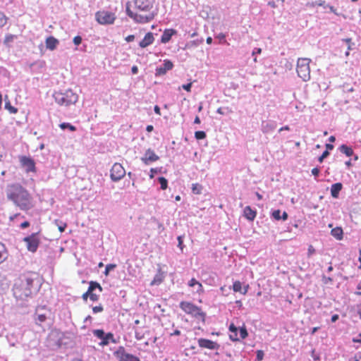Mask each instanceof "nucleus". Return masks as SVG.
Here are the masks:
<instances>
[{"label":"nucleus","instance_id":"obj_1","mask_svg":"<svg viewBox=\"0 0 361 361\" xmlns=\"http://www.w3.org/2000/svg\"><path fill=\"white\" fill-rule=\"evenodd\" d=\"M133 3L135 11L131 9V3L128 1L126 4V13L135 23H148L157 15L154 8L155 0H133Z\"/></svg>","mask_w":361,"mask_h":361},{"label":"nucleus","instance_id":"obj_2","mask_svg":"<svg viewBox=\"0 0 361 361\" xmlns=\"http://www.w3.org/2000/svg\"><path fill=\"white\" fill-rule=\"evenodd\" d=\"M40 286L39 279L35 274H22L15 281L13 295L17 299L25 300L35 295Z\"/></svg>","mask_w":361,"mask_h":361},{"label":"nucleus","instance_id":"obj_3","mask_svg":"<svg viewBox=\"0 0 361 361\" xmlns=\"http://www.w3.org/2000/svg\"><path fill=\"white\" fill-rule=\"evenodd\" d=\"M7 199L21 210L27 211L32 207V197L26 188L20 183L8 185L6 189Z\"/></svg>","mask_w":361,"mask_h":361},{"label":"nucleus","instance_id":"obj_4","mask_svg":"<svg viewBox=\"0 0 361 361\" xmlns=\"http://www.w3.org/2000/svg\"><path fill=\"white\" fill-rule=\"evenodd\" d=\"M53 97L57 104L66 106L74 104L78 100V95L71 89L56 92Z\"/></svg>","mask_w":361,"mask_h":361},{"label":"nucleus","instance_id":"obj_5","mask_svg":"<svg viewBox=\"0 0 361 361\" xmlns=\"http://www.w3.org/2000/svg\"><path fill=\"white\" fill-rule=\"evenodd\" d=\"M231 332L229 338L233 342L240 341V339H245L248 336V332L245 325L243 324L242 326L237 327L233 323L228 326Z\"/></svg>","mask_w":361,"mask_h":361},{"label":"nucleus","instance_id":"obj_6","mask_svg":"<svg viewBox=\"0 0 361 361\" xmlns=\"http://www.w3.org/2000/svg\"><path fill=\"white\" fill-rule=\"evenodd\" d=\"M298 75L303 81H308L310 79V60L307 59H299L297 63Z\"/></svg>","mask_w":361,"mask_h":361},{"label":"nucleus","instance_id":"obj_7","mask_svg":"<svg viewBox=\"0 0 361 361\" xmlns=\"http://www.w3.org/2000/svg\"><path fill=\"white\" fill-rule=\"evenodd\" d=\"M92 334L94 336L101 340L100 345H108L110 342L116 343V341L114 336L111 332L105 333L103 329H94Z\"/></svg>","mask_w":361,"mask_h":361},{"label":"nucleus","instance_id":"obj_8","mask_svg":"<svg viewBox=\"0 0 361 361\" xmlns=\"http://www.w3.org/2000/svg\"><path fill=\"white\" fill-rule=\"evenodd\" d=\"M97 21L101 25L113 24L116 20L115 14L108 11H99L95 14Z\"/></svg>","mask_w":361,"mask_h":361},{"label":"nucleus","instance_id":"obj_9","mask_svg":"<svg viewBox=\"0 0 361 361\" xmlns=\"http://www.w3.org/2000/svg\"><path fill=\"white\" fill-rule=\"evenodd\" d=\"M114 355L118 361H140L138 357L127 353L123 346H119Z\"/></svg>","mask_w":361,"mask_h":361},{"label":"nucleus","instance_id":"obj_10","mask_svg":"<svg viewBox=\"0 0 361 361\" xmlns=\"http://www.w3.org/2000/svg\"><path fill=\"white\" fill-rule=\"evenodd\" d=\"M126 174L125 169L119 163H114L110 170V178L113 182H118Z\"/></svg>","mask_w":361,"mask_h":361},{"label":"nucleus","instance_id":"obj_11","mask_svg":"<svg viewBox=\"0 0 361 361\" xmlns=\"http://www.w3.org/2000/svg\"><path fill=\"white\" fill-rule=\"evenodd\" d=\"M38 233H33L24 238L23 241L27 244V248L30 252H35L39 247L40 240L38 238Z\"/></svg>","mask_w":361,"mask_h":361},{"label":"nucleus","instance_id":"obj_12","mask_svg":"<svg viewBox=\"0 0 361 361\" xmlns=\"http://www.w3.org/2000/svg\"><path fill=\"white\" fill-rule=\"evenodd\" d=\"M19 161L27 173L36 171L35 162L31 157L20 156Z\"/></svg>","mask_w":361,"mask_h":361},{"label":"nucleus","instance_id":"obj_13","mask_svg":"<svg viewBox=\"0 0 361 361\" xmlns=\"http://www.w3.org/2000/svg\"><path fill=\"white\" fill-rule=\"evenodd\" d=\"M199 346L201 348H207L209 350H218L220 348V345L210 339L200 338L197 340Z\"/></svg>","mask_w":361,"mask_h":361},{"label":"nucleus","instance_id":"obj_14","mask_svg":"<svg viewBox=\"0 0 361 361\" xmlns=\"http://www.w3.org/2000/svg\"><path fill=\"white\" fill-rule=\"evenodd\" d=\"M141 161L146 165L159 159V157L155 154L151 148L147 149L144 155L140 158Z\"/></svg>","mask_w":361,"mask_h":361},{"label":"nucleus","instance_id":"obj_15","mask_svg":"<svg viewBox=\"0 0 361 361\" xmlns=\"http://www.w3.org/2000/svg\"><path fill=\"white\" fill-rule=\"evenodd\" d=\"M97 289H98L100 293L103 290L102 287L98 282L94 281H90L87 290L82 295V300L84 301H87V298L91 295V294L94 293Z\"/></svg>","mask_w":361,"mask_h":361},{"label":"nucleus","instance_id":"obj_16","mask_svg":"<svg viewBox=\"0 0 361 361\" xmlns=\"http://www.w3.org/2000/svg\"><path fill=\"white\" fill-rule=\"evenodd\" d=\"M173 68V64L171 61L165 59L161 66H157L155 70L156 76H161L166 73L168 71Z\"/></svg>","mask_w":361,"mask_h":361},{"label":"nucleus","instance_id":"obj_17","mask_svg":"<svg viewBox=\"0 0 361 361\" xmlns=\"http://www.w3.org/2000/svg\"><path fill=\"white\" fill-rule=\"evenodd\" d=\"M180 308L183 310L188 314H192L194 313L193 312L197 310V307L196 305L188 302V301H181L179 304Z\"/></svg>","mask_w":361,"mask_h":361},{"label":"nucleus","instance_id":"obj_18","mask_svg":"<svg viewBox=\"0 0 361 361\" xmlns=\"http://www.w3.org/2000/svg\"><path fill=\"white\" fill-rule=\"evenodd\" d=\"M177 34V31L175 29L171 28V29H165L161 37V43L166 44L168 43L171 39V37L173 35H176Z\"/></svg>","mask_w":361,"mask_h":361},{"label":"nucleus","instance_id":"obj_19","mask_svg":"<svg viewBox=\"0 0 361 361\" xmlns=\"http://www.w3.org/2000/svg\"><path fill=\"white\" fill-rule=\"evenodd\" d=\"M154 37L152 32H147L144 38L140 42L139 46L141 48H146L153 44Z\"/></svg>","mask_w":361,"mask_h":361},{"label":"nucleus","instance_id":"obj_20","mask_svg":"<svg viewBox=\"0 0 361 361\" xmlns=\"http://www.w3.org/2000/svg\"><path fill=\"white\" fill-rule=\"evenodd\" d=\"M243 216L250 221H253L257 216V210L250 206H246L243 209Z\"/></svg>","mask_w":361,"mask_h":361},{"label":"nucleus","instance_id":"obj_21","mask_svg":"<svg viewBox=\"0 0 361 361\" xmlns=\"http://www.w3.org/2000/svg\"><path fill=\"white\" fill-rule=\"evenodd\" d=\"M276 123L273 121H262V130L265 133L273 131L276 129Z\"/></svg>","mask_w":361,"mask_h":361},{"label":"nucleus","instance_id":"obj_22","mask_svg":"<svg viewBox=\"0 0 361 361\" xmlns=\"http://www.w3.org/2000/svg\"><path fill=\"white\" fill-rule=\"evenodd\" d=\"M59 44V41L53 36L48 37L45 40V44L47 49L54 51L56 49Z\"/></svg>","mask_w":361,"mask_h":361},{"label":"nucleus","instance_id":"obj_23","mask_svg":"<svg viewBox=\"0 0 361 361\" xmlns=\"http://www.w3.org/2000/svg\"><path fill=\"white\" fill-rule=\"evenodd\" d=\"M166 276L165 272L162 271L161 269L157 270V274H155L154 279L152 281L150 285L151 286H159L161 284L164 278Z\"/></svg>","mask_w":361,"mask_h":361},{"label":"nucleus","instance_id":"obj_24","mask_svg":"<svg viewBox=\"0 0 361 361\" xmlns=\"http://www.w3.org/2000/svg\"><path fill=\"white\" fill-rule=\"evenodd\" d=\"M188 285L190 287L193 288V291L197 293H200L203 292V287L202 283H200L198 281H197L195 278L191 279Z\"/></svg>","mask_w":361,"mask_h":361},{"label":"nucleus","instance_id":"obj_25","mask_svg":"<svg viewBox=\"0 0 361 361\" xmlns=\"http://www.w3.org/2000/svg\"><path fill=\"white\" fill-rule=\"evenodd\" d=\"M343 188V184L341 183H336L331 185V195L334 198H338L339 193Z\"/></svg>","mask_w":361,"mask_h":361},{"label":"nucleus","instance_id":"obj_26","mask_svg":"<svg viewBox=\"0 0 361 361\" xmlns=\"http://www.w3.org/2000/svg\"><path fill=\"white\" fill-rule=\"evenodd\" d=\"M194 313H192L190 314L192 317L197 319H200L202 321V323H205V318H206V313L202 311L201 307H197V310H195L193 312Z\"/></svg>","mask_w":361,"mask_h":361},{"label":"nucleus","instance_id":"obj_27","mask_svg":"<svg viewBox=\"0 0 361 361\" xmlns=\"http://www.w3.org/2000/svg\"><path fill=\"white\" fill-rule=\"evenodd\" d=\"M331 235L336 240H341L343 238V231L341 227L337 226L331 231Z\"/></svg>","mask_w":361,"mask_h":361},{"label":"nucleus","instance_id":"obj_28","mask_svg":"<svg viewBox=\"0 0 361 361\" xmlns=\"http://www.w3.org/2000/svg\"><path fill=\"white\" fill-rule=\"evenodd\" d=\"M338 150L346 155V157H351L354 154V151L353 149V148L350 146H348L347 145L345 144H343L341 145L339 148H338Z\"/></svg>","mask_w":361,"mask_h":361},{"label":"nucleus","instance_id":"obj_29","mask_svg":"<svg viewBox=\"0 0 361 361\" xmlns=\"http://www.w3.org/2000/svg\"><path fill=\"white\" fill-rule=\"evenodd\" d=\"M8 252L5 245L0 242V264L8 259Z\"/></svg>","mask_w":361,"mask_h":361},{"label":"nucleus","instance_id":"obj_30","mask_svg":"<svg viewBox=\"0 0 361 361\" xmlns=\"http://www.w3.org/2000/svg\"><path fill=\"white\" fill-rule=\"evenodd\" d=\"M341 41L347 44V49L348 51H353L357 49L356 44L353 41L352 38H343L341 39Z\"/></svg>","mask_w":361,"mask_h":361},{"label":"nucleus","instance_id":"obj_31","mask_svg":"<svg viewBox=\"0 0 361 361\" xmlns=\"http://www.w3.org/2000/svg\"><path fill=\"white\" fill-rule=\"evenodd\" d=\"M18 36L13 34H7L5 36V39L4 40V44L8 47L11 48V43L13 42L14 39H17Z\"/></svg>","mask_w":361,"mask_h":361},{"label":"nucleus","instance_id":"obj_32","mask_svg":"<svg viewBox=\"0 0 361 361\" xmlns=\"http://www.w3.org/2000/svg\"><path fill=\"white\" fill-rule=\"evenodd\" d=\"M59 127L61 128V129H62L63 130H68L71 132H74L76 130V127L73 125H72L71 123H66V122H63V123H61L60 125H59Z\"/></svg>","mask_w":361,"mask_h":361},{"label":"nucleus","instance_id":"obj_33","mask_svg":"<svg viewBox=\"0 0 361 361\" xmlns=\"http://www.w3.org/2000/svg\"><path fill=\"white\" fill-rule=\"evenodd\" d=\"M191 190L193 194L200 195L202 192L203 186L199 183H192Z\"/></svg>","mask_w":361,"mask_h":361},{"label":"nucleus","instance_id":"obj_34","mask_svg":"<svg viewBox=\"0 0 361 361\" xmlns=\"http://www.w3.org/2000/svg\"><path fill=\"white\" fill-rule=\"evenodd\" d=\"M157 181L160 184L161 190H164L168 188V180L166 178L163 176L158 177Z\"/></svg>","mask_w":361,"mask_h":361},{"label":"nucleus","instance_id":"obj_35","mask_svg":"<svg viewBox=\"0 0 361 361\" xmlns=\"http://www.w3.org/2000/svg\"><path fill=\"white\" fill-rule=\"evenodd\" d=\"M54 224L58 227L59 231L61 233L64 232L66 228V227H67V224L66 223H64L62 221L59 220V219H56L54 221Z\"/></svg>","mask_w":361,"mask_h":361},{"label":"nucleus","instance_id":"obj_36","mask_svg":"<svg viewBox=\"0 0 361 361\" xmlns=\"http://www.w3.org/2000/svg\"><path fill=\"white\" fill-rule=\"evenodd\" d=\"M4 108L5 109L8 110L11 114H16L18 111V109L13 106L9 100L5 101Z\"/></svg>","mask_w":361,"mask_h":361},{"label":"nucleus","instance_id":"obj_37","mask_svg":"<svg viewBox=\"0 0 361 361\" xmlns=\"http://www.w3.org/2000/svg\"><path fill=\"white\" fill-rule=\"evenodd\" d=\"M271 218L276 220L280 221L281 220V211L280 209H274L271 210L270 212Z\"/></svg>","mask_w":361,"mask_h":361},{"label":"nucleus","instance_id":"obj_38","mask_svg":"<svg viewBox=\"0 0 361 361\" xmlns=\"http://www.w3.org/2000/svg\"><path fill=\"white\" fill-rule=\"evenodd\" d=\"M203 41H204L203 38H201L200 39H195V40L190 41V42L186 44L185 49L186 48H190L192 47H197L200 44H202L203 42Z\"/></svg>","mask_w":361,"mask_h":361},{"label":"nucleus","instance_id":"obj_39","mask_svg":"<svg viewBox=\"0 0 361 361\" xmlns=\"http://www.w3.org/2000/svg\"><path fill=\"white\" fill-rule=\"evenodd\" d=\"M184 238H185V235H179L177 237V240H178L177 246L180 248L181 253H183V249L185 247V245L183 243Z\"/></svg>","mask_w":361,"mask_h":361},{"label":"nucleus","instance_id":"obj_40","mask_svg":"<svg viewBox=\"0 0 361 361\" xmlns=\"http://www.w3.org/2000/svg\"><path fill=\"white\" fill-rule=\"evenodd\" d=\"M116 267V264H108L105 267V270L104 271V274L105 276H109V273L114 270V269Z\"/></svg>","mask_w":361,"mask_h":361},{"label":"nucleus","instance_id":"obj_41","mask_svg":"<svg viewBox=\"0 0 361 361\" xmlns=\"http://www.w3.org/2000/svg\"><path fill=\"white\" fill-rule=\"evenodd\" d=\"M242 283L239 281H235L233 284V290L234 292H242Z\"/></svg>","mask_w":361,"mask_h":361},{"label":"nucleus","instance_id":"obj_42","mask_svg":"<svg viewBox=\"0 0 361 361\" xmlns=\"http://www.w3.org/2000/svg\"><path fill=\"white\" fill-rule=\"evenodd\" d=\"M207 134L203 130H197L195 133V137L196 140H203L206 138Z\"/></svg>","mask_w":361,"mask_h":361},{"label":"nucleus","instance_id":"obj_43","mask_svg":"<svg viewBox=\"0 0 361 361\" xmlns=\"http://www.w3.org/2000/svg\"><path fill=\"white\" fill-rule=\"evenodd\" d=\"M162 173V167L159 168H152L150 169L149 178L152 179L154 177V174Z\"/></svg>","mask_w":361,"mask_h":361},{"label":"nucleus","instance_id":"obj_44","mask_svg":"<svg viewBox=\"0 0 361 361\" xmlns=\"http://www.w3.org/2000/svg\"><path fill=\"white\" fill-rule=\"evenodd\" d=\"M8 18L6 16V15L0 11V27H3L8 21Z\"/></svg>","mask_w":361,"mask_h":361},{"label":"nucleus","instance_id":"obj_45","mask_svg":"<svg viewBox=\"0 0 361 361\" xmlns=\"http://www.w3.org/2000/svg\"><path fill=\"white\" fill-rule=\"evenodd\" d=\"M216 112L221 115H226L228 113L231 112V111L228 109V107H219Z\"/></svg>","mask_w":361,"mask_h":361},{"label":"nucleus","instance_id":"obj_46","mask_svg":"<svg viewBox=\"0 0 361 361\" xmlns=\"http://www.w3.org/2000/svg\"><path fill=\"white\" fill-rule=\"evenodd\" d=\"M264 353L262 350H257L256 351L255 361H262L264 359Z\"/></svg>","mask_w":361,"mask_h":361},{"label":"nucleus","instance_id":"obj_47","mask_svg":"<svg viewBox=\"0 0 361 361\" xmlns=\"http://www.w3.org/2000/svg\"><path fill=\"white\" fill-rule=\"evenodd\" d=\"M329 154H330L329 152H328L327 150H324L323 152V153L322 154V155L318 157V161L319 163H322L324 161V159H326L327 157H329Z\"/></svg>","mask_w":361,"mask_h":361},{"label":"nucleus","instance_id":"obj_48","mask_svg":"<svg viewBox=\"0 0 361 361\" xmlns=\"http://www.w3.org/2000/svg\"><path fill=\"white\" fill-rule=\"evenodd\" d=\"M103 310L104 307L101 304L97 306L92 307V312L94 314L102 312Z\"/></svg>","mask_w":361,"mask_h":361},{"label":"nucleus","instance_id":"obj_49","mask_svg":"<svg viewBox=\"0 0 361 361\" xmlns=\"http://www.w3.org/2000/svg\"><path fill=\"white\" fill-rule=\"evenodd\" d=\"M312 5L322 6L324 8H326V4L325 1H323V0L315 1L314 2H312Z\"/></svg>","mask_w":361,"mask_h":361},{"label":"nucleus","instance_id":"obj_50","mask_svg":"<svg viewBox=\"0 0 361 361\" xmlns=\"http://www.w3.org/2000/svg\"><path fill=\"white\" fill-rule=\"evenodd\" d=\"M82 40V37L80 35H77L73 38V42L75 45L78 46L81 44Z\"/></svg>","mask_w":361,"mask_h":361},{"label":"nucleus","instance_id":"obj_51","mask_svg":"<svg viewBox=\"0 0 361 361\" xmlns=\"http://www.w3.org/2000/svg\"><path fill=\"white\" fill-rule=\"evenodd\" d=\"M192 82H188L187 84H183L181 86V88H183L184 90H185L187 92H190L191 91V88H192Z\"/></svg>","mask_w":361,"mask_h":361},{"label":"nucleus","instance_id":"obj_52","mask_svg":"<svg viewBox=\"0 0 361 361\" xmlns=\"http://www.w3.org/2000/svg\"><path fill=\"white\" fill-rule=\"evenodd\" d=\"M319 173L320 169L319 167H315L312 169V174L315 177V178L319 176Z\"/></svg>","mask_w":361,"mask_h":361},{"label":"nucleus","instance_id":"obj_53","mask_svg":"<svg viewBox=\"0 0 361 361\" xmlns=\"http://www.w3.org/2000/svg\"><path fill=\"white\" fill-rule=\"evenodd\" d=\"M89 298L92 301L97 302L99 300V295L94 293L91 294V295Z\"/></svg>","mask_w":361,"mask_h":361},{"label":"nucleus","instance_id":"obj_54","mask_svg":"<svg viewBox=\"0 0 361 361\" xmlns=\"http://www.w3.org/2000/svg\"><path fill=\"white\" fill-rule=\"evenodd\" d=\"M30 226V222L27 221H23V223L20 224V227L22 228V229H25V228H27V227Z\"/></svg>","mask_w":361,"mask_h":361},{"label":"nucleus","instance_id":"obj_55","mask_svg":"<svg viewBox=\"0 0 361 361\" xmlns=\"http://www.w3.org/2000/svg\"><path fill=\"white\" fill-rule=\"evenodd\" d=\"M47 319V317L45 314H38L37 320L40 322H44Z\"/></svg>","mask_w":361,"mask_h":361},{"label":"nucleus","instance_id":"obj_56","mask_svg":"<svg viewBox=\"0 0 361 361\" xmlns=\"http://www.w3.org/2000/svg\"><path fill=\"white\" fill-rule=\"evenodd\" d=\"M125 39H126V41L127 42H131L134 41L135 35H130L127 36Z\"/></svg>","mask_w":361,"mask_h":361},{"label":"nucleus","instance_id":"obj_57","mask_svg":"<svg viewBox=\"0 0 361 361\" xmlns=\"http://www.w3.org/2000/svg\"><path fill=\"white\" fill-rule=\"evenodd\" d=\"M339 319V315L337 314H333L331 318V321L332 323H335L337 322Z\"/></svg>","mask_w":361,"mask_h":361},{"label":"nucleus","instance_id":"obj_58","mask_svg":"<svg viewBox=\"0 0 361 361\" xmlns=\"http://www.w3.org/2000/svg\"><path fill=\"white\" fill-rule=\"evenodd\" d=\"M154 111L156 114L160 116L161 115V109L158 105H155L154 106Z\"/></svg>","mask_w":361,"mask_h":361},{"label":"nucleus","instance_id":"obj_59","mask_svg":"<svg viewBox=\"0 0 361 361\" xmlns=\"http://www.w3.org/2000/svg\"><path fill=\"white\" fill-rule=\"evenodd\" d=\"M281 220L282 221H286L288 218V214L286 212H283V213L281 214Z\"/></svg>","mask_w":361,"mask_h":361},{"label":"nucleus","instance_id":"obj_60","mask_svg":"<svg viewBox=\"0 0 361 361\" xmlns=\"http://www.w3.org/2000/svg\"><path fill=\"white\" fill-rule=\"evenodd\" d=\"M315 252V250L314 248L312 246V245H310L309 246V248H308V256H311L312 255H313L314 253Z\"/></svg>","mask_w":361,"mask_h":361},{"label":"nucleus","instance_id":"obj_61","mask_svg":"<svg viewBox=\"0 0 361 361\" xmlns=\"http://www.w3.org/2000/svg\"><path fill=\"white\" fill-rule=\"evenodd\" d=\"M325 147H326V150H327L328 152H329L330 150H332L334 147V146L331 143H326L325 145Z\"/></svg>","mask_w":361,"mask_h":361},{"label":"nucleus","instance_id":"obj_62","mask_svg":"<svg viewBox=\"0 0 361 361\" xmlns=\"http://www.w3.org/2000/svg\"><path fill=\"white\" fill-rule=\"evenodd\" d=\"M131 72L133 75H136L138 73V68L137 66H133L131 68Z\"/></svg>","mask_w":361,"mask_h":361},{"label":"nucleus","instance_id":"obj_63","mask_svg":"<svg viewBox=\"0 0 361 361\" xmlns=\"http://www.w3.org/2000/svg\"><path fill=\"white\" fill-rule=\"evenodd\" d=\"M135 338L138 341H140L143 338V335L141 334V333L136 331H135Z\"/></svg>","mask_w":361,"mask_h":361},{"label":"nucleus","instance_id":"obj_64","mask_svg":"<svg viewBox=\"0 0 361 361\" xmlns=\"http://www.w3.org/2000/svg\"><path fill=\"white\" fill-rule=\"evenodd\" d=\"M248 289H249V285L245 286L242 289L241 294L245 295L247 293Z\"/></svg>","mask_w":361,"mask_h":361}]
</instances>
